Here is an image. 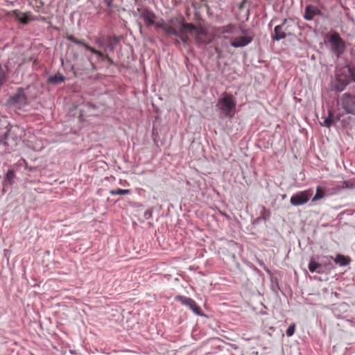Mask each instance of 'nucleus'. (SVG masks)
<instances>
[{"mask_svg": "<svg viewBox=\"0 0 355 355\" xmlns=\"http://www.w3.org/2000/svg\"><path fill=\"white\" fill-rule=\"evenodd\" d=\"M168 24H157L159 28H164L167 30L169 34L178 35L184 42H186L187 37L184 32H189L195 35L198 42L207 44L211 40V37L207 34L206 30L198 24L195 26L194 24H179L180 25V32L178 33L175 27L168 26Z\"/></svg>", "mask_w": 355, "mask_h": 355, "instance_id": "f257e3e1", "label": "nucleus"}, {"mask_svg": "<svg viewBox=\"0 0 355 355\" xmlns=\"http://www.w3.org/2000/svg\"><path fill=\"white\" fill-rule=\"evenodd\" d=\"M216 107L225 117L232 118L236 112V103L232 94L224 92L218 100Z\"/></svg>", "mask_w": 355, "mask_h": 355, "instance_id": "f03ea898", "label": "nucleus"}, {"mask_svg": "<svg viewBox=\"0 0 355 355\" xmlns=\"http://www.w3.org/2000/svg\"><path fill=\"white\" fill-rule=\"evenodd\" d=\"M224 28L225 31L223 33H230L232 34V41L230 44L231 46L234 47L238 48L245 46L250 44L252 40V37L250 35H239V32H243L241 28H237L235 26H233L231 24H228ZM224 37L229 38L230 36L224 35Z\"/></svg>", "mask_w": 355, "mask_h": 355, "instance_id": "7ed1b4c3", "label": "nucleus"}, {"mask_svg": "<svg viewBox=\"0 0 355 355\" xmlns=\"http://www.w3.org/2000/svg\"><path fill=\"white\" fill-rule=\"evenodd\" d=\"M325 42L337 58H339L345 50V42L338 33H329L325 36Z\"/></svg>", "mask_w": 355, "mask_h": 355, "instance_id": "20e7f679", "label": "nucleus"}, {"mask_svg": "<svg viewBox=\"0 0 355 355\" xmlns=\"http://www.w3.org/2000/svg\"><path fill=\"white\" fill-rule=\"evenodd\" d=\"M340 101L342 108L347 113L355 115V87L344 93Z\"/></svg>", "mask_w": 355, "mask_h": 355, "instance_id": "39448f33", "label": "nucleus"}, {"mask_svg": "<svg viewBox=\"0 0 355 355\" xmlns=\"http://www.w3.org/2000/svg\"><path fill=\"white\" fill-rule=\"evenodd\" d=\"M352 80L350 75L345 71V68L340 69L337 73L334 83V89L336 91L341 92Z\"/></svg>", "mask_w": 355, "mask_h": 355, "instance_id": "423d86ee", "label": "nucleus"}, {"mask_svg": "<svg viewBox=\"0 0 355 355\" xmlns=\"http://www.w3.org/2000/svg\"><path fill=\"white\" fill-rule=\"evenodd\" d=\"M8 103L10 105L18 109L26 105L28 102L24 89L22 88H18L17 92L10 98Z\"/></svg>", "mask_w": 355, "mask_h": 355, "instance_id": "0eeeda50", "label": "nucleus"}, {"mask_svg": "<svg viewBox=\"0 0 355 355\" xmlns=\"http://www.w3.org/2000/svg\"><path fill=\"white\" fill-rule=\"evenodd\" d=\"M175 300L181 302L182 304L189 307L196 315H203L200 307L193 299L183 295H177L175 296Z\"/></svg>", "mask_w": 355, "mask_h": 355, "instance_id": "6e6552de", "label": "nucleus"}, {"mask_svg": "<svg viewBox=\"0 0 355 355\" xmlns=\"http://www.w3.org/2000/svg\"><path fill=\"white\" fill-rule=\"evenodd\" d=\"M312 196L311 189L298 192L291 198V203L294 206H299L306 203Z\"/></svg>", "mask_w": 355, "mask_h": 355, "instance_id": "1a4fd4ad", "label": "nucleus"}, {"mask_svg": "<svg viewBox=\"0 0 355 355\" xmlns=\"http://www.w3.org/2000/svg\"><path fill=\"white\" fill-rule=\"evenodd\" d=\"M96 43L105 51L110 50L112 51L117 44V40L116 37L101 36L96 39Z\"/></svg>", "mask_w": 355, "mask_h": 355, "instance_id": "9d476101", "label": "nucleus"}, {"mask_svg": "<svg viewBox=\"0 0 355 355\" xmlns=\"http://www.w3.org/2000/svg\"><path fill=\"white\" fill-rule=\"evenodd\" d=\"M67 39L76 44L81 45V46H84L86 49H87L89 51H91L92 53L97 55L100 58L104 57V53L103 52L99 51L95 49L94 48L89 46L84 41L76 38L73 35H68L67 37Z\"/></svg>", "mask_w": 355, "mask_h": 355, "instance_id": "9b49d317", "label": "nucleus"}, {"mask_svg": "<svg viewBox=\"0 0 355 355\" xmlns=\"http://www.w3.org/2000/svg\"><path fill=\"white\" fill-rule=\"evenodd\" d=\"M8 17L10 19L18 20L19 22H28L31 20H34L33 18L31 17L28 13L21 12L20 11L15 10L8 13Z\"/></svg>", "mask_w": 355, "mask_h": 355, "instance_id": "f8f14e48", "label": "nucleus"}, {"mask_svg": "<svg viewBox=\"0 0 355 355\" xmlns=\"http://www.w3.org/2000/svg\"><path fill=\"white\" fill-rule=\"evenodd\" d=\"M321 14L320 10L315 6L309 5L306 7L304 12V18L306 20H312L316 15Z\"/></svg>", "mask_w": 355, "mask_h": 355, "instance_id": "ddd939ff", "label": "nucleus"}, {"mask_svg": "<svg viewBox=\"0 0 355 355\" xmlns=\"http://www.w3.org/2000/svg\"><path fill=\"white\" fill-rule=\"evenodd\" d=\"M141 18L145 22H154L155 15L146 8L138 9Z\"/></svg>", "mask_w": 355, "mask_h": 355, "instance_id": "4468645a", "label": "nucleus"}, {"mask_svg": "<svg viewBox=\"0 0 355 355\" xmlns=\"http://www.w3.org/2000/svg\"><path fill=\"white\" fill-rule=\"evenodd\" d=\"M286 24H281L278 26H276L274 30V35L273 39L276 40H279L285 38L286 33L284 31V26Z\"/></svg>", "mask_w": 355, "mask_h": 355, "instance_id": "2eb2a0df", "label": "nucleus"}, {"mask_svg": "<svg viewBox=\"0 0 355 355\" xmlns=\"http://www.w3.org/2000/svg\"><path fill=\"white\" fill-rule=\"evenodd\" d=\"M15 175L12 169H9L6 173L4 180L3 182V187H6L7 184H12L14 182Z\"/></svg>", "mask_w": 355, "mask_h": 355, "instance_id": "dca6fc26", "label": "nucleus"}, {"mask_svg": "<svg viewBox=\"0 0 355 355\" xmlns=\"http://www.w3.org/2000/svg\"><path fill=\"white\" fill-rule=\"evenodd\" d=\"M334 261L336 263L338 264L340 266H345L349 263L350 259L347 257L343 255V254H338L334 259Z\"/></svg>", "mask_w": 355, "mask_h": 355, "instance_id": "f3484780", "label": "nucleus"}, {"mask_svg": "<svg viewBox=\"0 0 355 355\" xmlns=\"http://www.w3.org/2000/svg\"><path fill=\"white\" fill-rule=\"evenodd\" d=\"M64 80H65V77L60 73H57L55 76H50L48 78V81L49 83H53V84H58L60 83H63L64 81Z\"/></svg>", "mask_w": 355, "mask_h": 355, "instance_id": "a211bd4d", "label": "nucleus"}, {"mask_svg": "<svg viewBox=\"0 0 355 355\" xmlns=\"http://www.w3.org/2000/svg\"><path fill=\"white\" fill-rule=\"evenodd\" d=\"M324 191H325V189L324 187H322L321 186H318L316 187L315 195L313 198L312 200L317 201V200H319L322 199V198H324L325 196Z\"/></svg>", "mask_w": 355, "mask_h": 355, "instance_id": "6ab92c4d", "label": "nucleus"}, {"mask_svg": "<svg viewBox=\"0 0 355 355\" xmlns=\"http://www.w3.org/2000/svg\"><path fill=\"white\" fill-rule=\"evenodd\" d=\"M322 267V265L320 263H318L315 262L314 261L311 260L309 263V270L311 272H318V273H322V271L320 270Z\"/></svg>", "mask_w": 355, "mask_h": 355, "instance_id": "aec40b11", "label": "nucleus"}, {"mask_svg": "<svg viewBox=\"0 0 355 355\" xmlns=\"http://www.w3.org/2000/svg\"><path fill=\"white\" fill-rule=\"evenodd\" d=\"M130 193V189H116V190H111L110 191V193L112 196L125 195V194H129Z\"/></svg>", "mask_w": 355, "mask_h": 355, "instance_id": "412c9836", "label": "nucleus"}, {"mask_svg": "<svg viewBox=\"0 0 355 355\" xmlns=\"http://www.w3.org/2000/svg\"><path fill=\"white\" fill-rule=\"evenodd\" d=\"M345 71L350 75L352 80L355 82V65H349L345 67Z\"/></svg>", "mask_w": 355, "mask_h": 355, "instance_id": "4be33fe9", "label": "nucleus"}, {"mask_svg": "<svg viewBox=\"0 0 355 355\" xmlns=\"http://www.w3.org/2000/svg\"><path fill=\"white\" fill-rule=\"evenodd\" d=\"M295 331V324L294 323L291 324L286 330V335L288 337L292 336Z\"/></svg>", "mask_w": 355, "mask_h": 355, "instance_id": "5701e85b", "label": "nucleus"}, {"mask_svg": "<svg viewBox=\"0 0 355 355\" xmlns=\"http://www.w3.org/2000/svg\"><path fill=\"white\" fill-rule=\"evenodd\" d=\"M343 188H347L351 189L355 188V183L354 182V180L352 181L345 180L343 182Z\"/></svg>", "mask_w": 355, "mask_h": 355, "instance_id": "b1692460", "label": "nucleus"}, {"mask_svg": "<svg viewBox=\"0 0 355 355\" xmlns=\"http://www.w3.org/2000/svg\"><path fill=\"white\" fill-rule=\"evenodd\" d=\"M332 122H333V120L330 117H328V118H326L324 119V122L322 123L321 124L322 125H324L327 127H330V125L332 124Z\"/></svg>", "mask_w": 355, "mask_h": 355, "instance_id": "393cba45", "label": "nucleus"}, {"mask_svg": "<svg viewBox=\"0 0 355 355\" xmlns=\"http://www.w3.org/2000/svg\"><path fill=\"white\" fill-rule=\"evenodd\" d=\"M112 1L113 0H105V3L108 7L111 6Z\"/></svg>", "mask_w": 355, "mask_h": 355, "instance_id": "a878e982", "label": "nucleus"}, {"mask_svg": "<svg viewBox=\"0 0 355 355\" xmlns=\"http://www.w3.org/2000/svg\"><path fill=\"white\" fill-rule=\"evenodd\" d=\"M200 1H201L202 3H207V0H200Z\"/></svg>", "mask_w": 355, "mask_h": 355, "instance_id": "bb28decb", "label": "nucleus"}, {"mask_svg": "<svg viewBox=\"0 0 355 355\" xmlns=\"http://www.w3.org/2000/svg\"><path fill=\"white\" fill-rule=\"evenodd\" d=\"M5 187H3V193L6 191Z\"/></svg>", "mask_w": 355, "mask_h": 355, "instance_id": "cd10ccee", "label": "nucleus"}, {"mask_svg": "<svg viewBox=\"0 0 355 355\" xmlns=\"http://www.w3.org/2000/svg\"><path fill=\"white\" fill-rule=\"evenodd\" d=\"M354 183H355V178L354 179Z\"/></svg>", "mask_w": 355, "mask_h": 355, "instance_id": "c85d7f7f", "label": "nucleus"}]
</instances>
